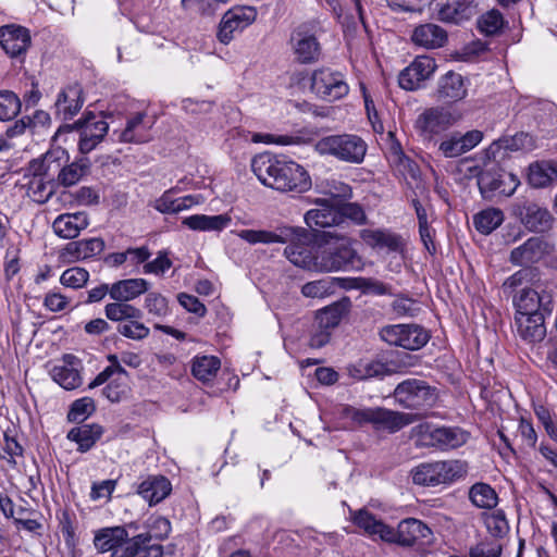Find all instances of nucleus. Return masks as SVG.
<instances>
[{"instance_id": "f257e3e1", "label": "nucleus", "mask_w": 557, "mask_h": 557, "mask_svg": "<svg viewBox=\"0 0 557 557\" xmlns=\"http://www.w3.org/2000/svg\"><path fill=\"white\" fill-rule=\"evenodd\" d=\"M251 169L263 185L282 193L301 194L311 187V178L304 166L271 153L256 156Z\"/></svg>"}, {"instance_id": "f03ea898", "label": "nucleus", "mask_w": 557, "mask_h": 557, "mask_svg": "<svg viewBox=\"0 0 557 557\" xmlns=\"http://www.w3.org/2000/svg\"><path fill=\"white\" fill-rule=\"evenodd\" d=\"M343 416L359 426L372 424L374 429L386 430L389 433H395L421 419L418 413H405L383 407L356 408L346 406L343 409Z\"/></svg>"}, {"instance_id": "7ed1b4c3", "label": "nucleus", "mask_w": 557, "mask_h": 557, "mask_svg": "<svg viewBox=\"0 0 557 557\" xmlns=\"http://www.w3.org/2000/svg\"><path fill=\"white\" fill-rule=\"evenodd\" d=\"M321 156H330L346 163L360 164L367 154V143L355 134L329 135L314 144Z\"/></svg>"}, {"instance_id": "20e7f679", "label": "nucleus", "mask_w": 557, "mask_h": 557, "mask_svg": "<svg viewBox=\"0 0 557 557\" xmlns=\"http://www.w3.org/2000/svg\"><path fill=\"white\" fill-rule=\"evenodd\" d=\"M466 470V463L459 460L435 461L419 465L411 475L414 484L435 486L461 478Z\"/></svg>"}, {"instance_id": "39448f33", "label": "nucleus", "mask_w": 557, "mask_h": 557, "mask_svg": "<svg viewBox=\"0 0 557 557\" xmlns=\"http://www.w3.org/2000/svg\"><path fill=\"white\" fill-rule=\"evenodd\" d=\"M393 397L399 406L414 410L432 407L438 399L436 388L418 379L400 382L395 387Z\"/></svg>"}, {"instance_id": "423d86ee", "label": "nucleus", "mask_w": 557, "mask_h": 557, "mask_svg": "<svg viewBox=\"0 0 557 557\" xmlns=\"http://www.w3.org/2000/svg\"><path fill=\"white\" fill-rule=\"evenodd\" d=\"M553 290L547 282L537 280L521 288L513 297L516 314H545L552 312Z\"/></svg>"}, {"instance_id": "0eeeda50", "label": "nucleus", "mask_w": 557, "mask_h": 557, "mask_svg": "<svg viewBox=\"0 0 557 557\" xmlns=\"http://www.w3.org/2000/svg\"><path fill=\"white\" fill-rule=\"evenodd\" d=\"M357 252L348 239L317 247V272H334L354 267Z\"/></svg>"}, {"instance_id": "6e6552de", "label": "nucleus", "mask_w": 557, "mask_h": 557, "mask_svg": "<svg viewBox=\"0 0 557 557\" xmlns=\"http://www.w3.org/2000/svg\"><path fill=\"white\" fill-rule=\"evenodd\" d=\"M108 129L109 125L104 120H96V115L88 112L73 124L61 126L58 133L79 131L78 150L81 153L87 154L102 141Z\"/></svg>"}, {"instance_id": "1a4fd4ad", "label": "nucleus", "mask_w": 557, "mask_h": 557, "mask_svg": "<svg viewBox=\"0 0 557 557\" xmlns=\"http://www.w3.org/2000/svg\"><path fill=\"white\" fill-rule=\"evenodd\" d=\"M380 337L388 345L418 350L429 342L430 334L418 324H395L382 327Z\"/></svg>"}, {"instance_id": "9d476101", "label": "nucleus", "mask_w": 557, "mask_h": 557, "mask_svg": "<svg viewBox=\"0 0 557 557\" xmlns=\"http://www.w3.org/2000/svg\"><path fill=\"white\" fill-rule=\"evenodd\" d=\"M257 9L250 5H235L222 16L216 32L221 44L228 45L236 36L244 32L257 20Z\"/></svg>"}, {"instance_id": "9b49d317", "label": "nucleus", "mask_w": 557, "mask_h": 557, "mask_svg": "<svg viewBox=\"0 0 557 557\" xmlns=\"http://www.w3.org/2000/svg\"><path fill=\"white\" fill-rule=\"evenodd\" d=\"M512 215L530 232L546 233L554 225V216L537 202L519 199L511 207Z\"/></svg>"}, {"instance_id": "f8f14e48", "label": "nucleus", "mask_w": 557, "mask_h": 557, "mask_svg": "<svg viewBox=\"0 0 557 557\" xmlns=\"http://www.w3.org/2000/svg\"><path fill=\"white\" fill-rule=\"evenodd\" d=\"M311 89L320 98L335 101L349 92V86L341 72L329 67L314 70L311 75Z\"/></svg>"}, {"instance_id": "ddd939ff", "label": "nucleus", "mask_w": 557, "mask_h": 557, "mask_svg": "<svg viewBox=\"0 0 557 557\" xmlns=\"http://www.w3.org/2000/svg\"><path fill=\"white\" fill-rule=\"evenodd\" d=\"M436 70V62L429 55L417 57L399 76V86L405 90H416L429 79Z\"/></svg>"}, {"instance_id": "4468645a", "label": "nucleus", "mask_w": 557, "mask_h": 557, "mask_svg": "<svg viewBox=\"0 0 557 557\" xmlns=\"http://www.w3.org/2000/svg\"><path fill=\"white\" fill-rule=\"evenodd\" d=\"M455 123L451 113L440 107L424 110L416 120V129L425 139H432L434 135L449 128Z\"/></svg>"}, {"instance_id": "2eb2a0df", "label": "nucleus", "mask_w": 557, "mask_h": 557, "mask_svg": "<svg viewBox=\"0 0 557 557\" xmlns=\"http://www.w3.org/2000/svg\"><path fill=\"white\" fill-rule=\"evenodd\" d=\"M295 230L298 231V233L293 240L287 242L289 244L285 247L284 255L296 267L315 271L317 247L305 243V240L308 239L305 230Z\"/></svg>"}, {"instance_id": "dca6fc26", "label": "nucleus", "mask_w": 557, "mask_h": 557, "mask_svg": "<svg viewBox=\"0 0 557 557\" xmlns=\"http://www.w3.org/2000/svg\"><path fill=\"white\" fill-rule=\"evenodd\" d=\"M434 5L440 21L456 25L478 13L475 0H435Z\"/></svg>"}, {"instance_id": "f3484780", "label": "nucleus", "mask_w": 557, "mask_h": 557, "mask_svg": "<svg viewBox=\"0 0 557 557\" xmlns=\"http://www.w3.org/2000/svg\"><path fill=\"white\" fill-rule=\"evenodd\" d=\"M555 246L542 237H531L510 252V262L516 265H529L553 253Z\"/></svg>"}, {"instance_id": "a211bd4d", "label": "nucleus", "mask_w": 557, "mask_h": 557, "mask_svg": "<svg viewBox=\"0 0 557 557\" xmlns=\"http://www.w3.org/2000/svg\"><path fill=\"white\" fill-rule=\"evenodd\" d=\"M483 138L482 132L478 129L469 131L465 134L454 132L445 137L438 144V152L444 158H457L473 149Z\"/></svg>"}, {"instance_id": "6ab92c4d", "label": "nucleus", "mask_w": 557, "mask_h": 557, "mask_svg": "<svg viewBox=\"0 0 557 557\" xmlns=\"http://www.w3.org/2000/svg\"><path fill=\"white\" fill-rule=\"evenodd\" d=\"M482 193H498L504 196H511L520 184L518 177L505 171H483L478 178Z\"/></svg>"}, {"instance_id": "aec40b11", "label": "nucleus", "mask_w": 557, "mask_h": 557, "mask_svg": "<svg viewBox=\"0 0 557 557\" xmlns=\"http://www.w3.org/2000/svg\"><path fill=\"white\" fill-rule=\"evenodd\" d=\"M360 238L373 249H385L387 252L404 253L406 243L404 238L385 228H364L360 231Z\"/></svg>"}, {"instance_id": "412c9836", "label": "nucleus", "mask_w": 557, "mask_h": 557, "mask_svg": "<svg viewBox=\"0 0 557 557\" xmlns=\"http://www.w3.org/2000/svg\"><path fill=\"white\" fill-rule=\"evenodd\" d=\"M81 360L71 354L62 357L61 363L55 364L51 370V377L64 389L72 391L82 385L79 373Z\"/></svg>"}, {"instance_id": "4be33fe9", "label": "nucleus", "mask_w": 557, "mask_h": 557, "mask_svg": "<svg viewBox=\"0 0 557 557\" xmlns=\"http://www.w3.org/2000/svg\"><path fill=\"white\" fill-rule=\"evenodd\" d=\"M104 240L100 237L70 242L60 251L59 258L63 262L72 263L100 255L104 249Z\"/></svg>"}, {"instance_id": "5701e85b", "label": "nucleus", "mask_w": 557, "mask_h": 557, "mask_svg": "<svg viewBox=\"0 0 557 557\" xmlns=\"http://www.w3.org/2000/svg\"><path fill=\"white\" fill-rule=\"evenodd\" d=\"M392 539L386 542L396 543L401 546H413L419 540L426 539L431 530L420 520L409 518L403 520L397 530L392 528Z\"/></svg>"}, {"instance_id": "b1692460", "label": "nucleus", "mask_w": 557, "mask_h": 557, "mask_svg": "<svg viewBox=\"0 0 557 557\" xmlns=\"http://www.w3.org/2000/svg\"><path fill=\"white\" fill-rule=\"evenodd\" d=\"M0 45L12 58L25 53L30 46L29 32L22 26H2L0 27Z\"/></svg>"}, {"instance_id": "393cba45", "label": "nucleus", "mask_w": 557, "mask_h": 557, "mask_svg": "<svg viewBox=\"0 0 557 557\" xmlns=\"http://www.w3.org/2000/svg\"><path fill=\"white\" fill-rule=\"evenodd\" d=\"M298 231L290 226H281L275 231L267 230H242L237 233L238 237L249 243L250 245L256 244H286L288 240H293Z\"/></svg>"}, {"instance_id": "a878e982", "label": "nucleus", "mask_w": 557, "mask_h": 557, "mask_svg": "<svg viewBox=\"0 0 557 557\" xmlns=\"http://www.w3.org/2000/svg\"><path fill=\"white\" fill-rule=\"evenodd\" d=\"M89 225L86 212L62 213L52 222L54 234L63 239H74Z\"/></svg>"}, {"instance_id": "bb28decb", "label": "nucleus", "mask_w": 557, "mask_h": 557, "mask_svg": "<svg viewBox=\"0 0 557 557\" xmlns=\"http://www.w3.org/2000/svg\"><path fill=\"white\" fill-rule=\"evenodd\" d=\"M318 208L309 210L305 214V221L311 228L331 227L341 225L338 206L330 203L329 199L318 198L314 201Z\"/></svg>"}, {"instance_id": "cd10ccee", "label": "nucleus", "mask_w": 557, "mask_h": 557, "mask_svg": "<svg viewBox=\"0 0 557 557\" xmlns=\"http://www.w3.org/2000/svg\"><path fill=\"white\" fill-rule=\"evenodd\" d=\"M468 94L466 79L459 73L449 71L440 77L437 82L436 96L445 102H457Z\"/></svg>"}, {"instance_id": "c85d7f7f", "label": "nucleus", "mask_w": 557, "mask_h": 557, "mask_svg": "<svg viewBox=\"0 0 557 557\" xmlns=\"http://www.w3.org/2000/svg\"><path fill=\"white\" fill-rule=\"evenodd\" d=\"M137 535L129 536L128 532L122 527L104 528L98 531L94 537V545L99 553H114L124 548L127 542L136 541Z\"/></svg>"}, {"instance_id": "c756f323", "label": "nucleus", "mask_w": 557, "mask_h": 557, "mask_svg": "<svg viewBox=\"0 0 557 557\" xmlns=\"http://www.w3.org/2000/svg\"><path fill=\"white\" fill-rule=\"evenodd\" d=\"M83 104V89L78 84H73L60 91L54 107L58 115L63 120H70L79 112Z\"/></svg>"}, {"instance_id": "7c9ffc66", "label": "nucleus", "mask_w": 557, "mask_h": 557, "mask_svg": "<svg viewBox=\"0 0 557 557\" xmlns=\"http://www.w3.org/2000/svg\"><path fill=\"white\" fill-rule=\"evenodd\" d=\"M414 45L425 49H437L443 47L447 40V32L440 25L433 23L417 26L411 35Z\"/></svg>"}, {"instance_id": "2f4dec72", "label": "nucleus", "mask_w": 557, "mask_h": 557, "mask_svg": "<svg viewBox=\"0 0 557 557\" xmlns=\"http://www.w3.org/2000/svg\"><path fill=\"white\" fill-rule=\"evenodd\" d=\"M517 332L530 343L541 342L546 335L544 314H516Z\"/></svg>"}, {"instance_id": "473e14b6", "label": "nucleus", "mask_w": 557, "mask_h": 557, "mask_svg": "<svg viewBox=\"0 0 557 557\" xmlns=\"http://www.w3.org/2000/svg\"><path fill=\"white\" fill-rule=\"evenodd\" d=\"M145 113H136L131 117L124 129L114 132L117 134V140L122 143L143 144L151 139L150 127L151 125L146 121Z\"/></svg>"}, {"instance_id": "72a5a7b5", "label": "nucleus", "mask_w": 557, "mask_h": 557, "mask_svg": "<svg viewBox=\"0 0 557 557\" xmlns=\"http://www.w3.org/2000/svg\"><path fill=\"white\" fill-rule=\"evenodd\" d=\"M172 491L171 482L164 475H150L138 486V494L149 505H156L165 499Z\"/></svg>"}, {"instance_id": "f704fd0d", "label": "nucleus", "mask_w": 557, "mask_h": 557, "mask_svg": "<svg viewBox=\"0 0 557 557\" xmlns=\"http://www.w3.org/2000/svg\"><path fill=\"white\" fill-rule=\"evenodd\" d=\"M292 41L294 45L296 59L300 63L306 64L318 61L321 53V48L320 44L313 35L296 32L292 37Z\"/></svg>"}, {"instance_id": "c9c22d12", "label": "nucleus", "mask_w": 557, "mask_h": 557, "mask_svg": "<svg viewBox=\"0 0 557 557\" xmlns=\"http://www.w3.org/2000/svg\"><path fill=\"white\" fill-rule=\"evenodd\" d=\"M352 522L362 529L369 535H379L383 541L392 539V528L386 525L382 520L376 519L367 509H359L351 512Z\"/></svg>"}, {"instance_id": "e433bc0d", "label": "nucleus", "mask_w": 557, "mask_h": 557, "mask_svg": "<svg viewBox=\"0 0 557 557\" xmlns=\"http://www.w3.org/2000/svg\"><path fill=\"white\" fill-rule=\"evenodd\" d=\"M430 444L441 449L460 447L468 441V433L459 428H437L430 435Z\"/></svg>"}, {"instance_id": "4c0bfd02", "label": "nucleus", "mask_w": 557, "mask_h": 557, "mask_svg": "<svg viewBox=\"0 0 557 557\" xmlns=\"http://www.w3.org/2000/svg\"><path fill=\"white\" fill-rule=\"evenodd\" d=\"M228 214L206 215L195 214L183 220V224L193 231L199 232H220L231 223Z\"/></svg>"}, {"instance_id": "58836bf2", "label": "nucleus", "mask_w": 557, "mask_h": 557, "mask_svg": "<svg viewBox=\"0 0 557 557\" xmlns=\"http://www.w3.org/2000/svg\"><path fill=\"white\" fill-rule=\"evenodd\" d=\"M147 290L148 282L144 278L121 280L111 285V298L129 302Z\"/></svg>"}, {"instance_id": "ea45409f", "label": "nucleus", "mask_w": 557, "mask_h": 557, "mask_svg": "<svg viewBox=\"0 0 557 557\" xmlns=\"http://www.w3.org/2000/svg\"><path fill=\"white\" fill-rule=\"evenodd\" d=\"M557 180V165L548 161H537L529 165L528 182L534 188H544Z\"/></svg>"}, {"instance_id": "a19ab883", "label": "nucleus", "mask_w": 557, "mask_h": 557, "mask_svg": "<svg viewBox=\"0 0 557 557\" xmlns=\"http://www.w3.org/2000/svg\"><path fill=\"white\" fill-rule=\"evenodd\" d=\"M150 537L139 534L136 541L127 542L124 548H120L112 553L110 557H161L160 547L147 546Z\"/></svg>"}, {"instance_id": "79ce46f5", "label": "nucleus", "mask_w": 557, "mask_h": 557, "mask_svg": "<svg viewBox=\"0 0 557 557\" xmlns=\"http://www.w3.org/2000/svg\"><path fill=\"white\" fill-rule=\"evenodd\" d=\"M344 283V278L326 276L302 285L301 294L307 298H325L333 295L338 287H345Z\"/></svg>"}, {"instance_id": "37998d69", "label": "nucleus", "mask_w": 557, "mask_h": 557, "mask_svg": "<svg viewBox=\"0 0 557 557\" xmlns=\"http://www.w3.org/2000/svg\"><path fill=\"white\" fill-rule=\"evenodd\" d=\"M90 166L91 163L87 157L76 159L60 170L58 182L64 187H71L89 173Z\"/></svg>"}, {"instance_id": "c03bdc74", "label": "nucleus", "mask_w": 557, "mask_h": 557, "mask_svg": "<svg viewBox=\"0 0 557 557\" xmlns=\"http://www.w3.org/2000/svg\"><path fill=\"white\" fill-rule=\"evenodd\" d=\"M102 432V428L98 424H85L78 428H73L67 433V438L77 443L78 449L84 453L95 445V443L101 437Z\"/></svg>"}, {"instance_id": "a18cd8bd", "label": "nucleus", "mask_w": 557, "mask_h": 557, "mask_svg": "<svg viewBox=\"0 0 557 557\" xmlns=\"http://www.w3.org/2000/svg\"><path fill=\"white\" fill-rule=\"evenodd\" d=\"M221 368V361L214 356H196L191 362V373L200 382L212 381Z\"/></svg>"}, {"instance_id": "49530a36", "label": "nucleus", "mask_w": 557, "mask_h": 557, "mask_svg": "<svg viewBox=\"0 0 557 557\" xmlns=\"http://www.w3.org/2000/svg\"><path fill=\"white\" fill-rule=\"evenodd\" d=\"M471 503L482 509H492L498 504V496L495 490L486 483H475L469 490Z\"/></svg>"}, {"instance_id": "de8ad7c7", "label": "nucleus", "mask_w": 557, "mask_h": 557, "mask_svg": "<svg viewBox=\"0 0 557 557\" xmlns=\"http://www.w3.org/2000/svg\"><path fill=\"white\" fill-rule=\"evenodd\" d=\"M104 314L107 319L114 322L139 320L143 317L140 309L128 304V301L122 300H114L113 302L107 304L104 307Z\"/></svg>"}, {"instance_id": "09e8293b", "label": "nucleus", "mask_w": 557, "mask_h": 557, "mask_svg": "<svg viewBox=\"0 0 557 557\" xmlns=\"http://www.w3.org/2000/svg\"><path fill=\"white\" fill-rule=\"evenodd\" d=\"M504 221V213L500 209L497 208H488L482 210L473 218V223L476 228L482 234H490L494 230H496Z\"/></svg>"}, {"instance_id": "8fccbe9b", "label": "nucleus", "mask_w": 557, "mask_h": 557, "mask_svg": "<svg viewBox=\"0 0 557 557\" xmlns=\"http://www.w3.org/2000/svg\"><path fill=\"white\" fill-rule=\"evenodd\" d=\"M64 156V150L48 151L41 159H34L29 162L28 172L32 174V177L41 176L45 178L52 169L53 163H57V168L60 166L59 161Z\"/></svg>"}, {"instance_id": "3c124183", "label": "nucleus", "mask_w": 557, "mask_h": 557, "mask_svg": "<svg viewBox=\"0 0 557 557\" xmlns=\"http://www.w3.org/2000/svg\"><path fill=\"white\" fill-rule=\"evenodd\" d=\"M27 196L35 202L46 203L54 194L53 184L41 176L32 177L27 183Z\"/></svg>"}, {"instance_id": "603ef678", "label": "nucleus", "mask_w": 557, "mask_h": 557, "mask_svg": "<svg viewBox=\"0 0 557 557\" xmlns=\"http://www.w3.org/2000/svg\"><path fill=\"white\" fill-rule=\"evenodd\" d=\"M347 373L355 380H368L384 374V364L379 361H359L347 367Z\"/></svg>"}, {"instance_id": "864d4df0", "label": "nucleus", "mask_w": 557, "mask_h": 557, "mask_svg": "<svg viewBox=\"0 0 557 557\" xmlns=\"http://www.w3.org/2000/svg\"><path fill=\"white\" fill-rule=\"evenodd\" d=\"M344 313V308L339 304H334L322 310L315 315V325L320 329L329 330L332 332L341 322Z\"/></svg>"}, {"instance_id": "5fc2aeb1", "label": "nucleus", "mask_w": 557, "mask_h": 557, "mask_svg": "<svg viewBox=\"0 0 557 557\" xmlns=\"http://www.w3.org/2000/svg\"><path fill=\"white\" fill-rule=\"evenodd\" d=\"M21 110L18 97L10 90L0 91V121H8L17 115Z\"/></svg>"}, {"instance_id": "6e6d98bb", "label": "nucleus", "mask_w": 557, "mask_h": 557, "mask_svg": "<svg viewBox=\"0 0 557 557\" xmlns=\"http://www.w3.org/2000/svg\"><path fill=\"white\" fill-rule=\"evenodd\" d=\"M504 25V18L500 12L496 10H492L485 14H483L478 20V27L481 33L486 36L496 35Z\"/></svg>"}, {"instance_id": "4d7b16f0", "label": "nucleus", "mask_w": 557, "mask_h": 557, "mask_svg": "<svg viewBox=\"0 0 557 557\" xmlns=\"http://www.w3.org/2000/svg\"><path fill=\"white\" fill-rule=\"evenodd\" d=\"M59 528L64 537L66 547L69 549H71L73 553V556H75V549H76L78 540H77V536L75 533L73 517L70 515L69 511H66V510L62 511V515L60 517Z\"/></svg>"}, {"instance_id": "13d9d810", "label": "nucleus", "mask_w": 557, "mask_h": 557, "mask_svg": "<svg viewBox=\"0 0 557 557\" xmlns=\"http://www.w3.org/2000/svg\"><path fill=\"white\" fill-rule=\"evenodd\" d=\"M338 212L341 214V225L345 220H350L357 225L367 223V215L363 208L356 202H345L338 205Z\"/></svg>"}, {"instance_id": "bf43d9fd", "label": "nucleus", "mask_w": 557, "mask_h": 557, "mask_svg": "<svg viewBox=\"0 0 557 557\" xmlns=\"http://www.w3.org/2000/svg\"><path fill=\"white\" fill-rule=\"evenodd\" d=\"M503 547L497 540L485 539L470 547V557H499Z\"/></svg>"}, {"instance_id": "052dcab7", "label": "nucleus", "mask_w": 557, "mask_h": 557, "mask_svg": "<svg viewBox=\"0 0 557 557\" xmlns=\"http://www.w3.org/2000/svg\"><path fill=\"white\" fill-rule=\"evenodd\" d=\"M88 278L89 273L87 270L84 268L75 267L65 270L60 277V282L66 287L77 289L85 286V284L88 282Z\"/></svg>"}, {"instance_id": "680f3d73", "label": "nucleus", "mask_w": 557, "mask_h": 557, "mask_svg": "<svg viewBox=\"0 0 557 557\" xmlns=\"http://www.w3.org/2000/svg\"><path fill=\"white\" fill-rule=\"evenodd\" d=\"M230 0H182L185 9L196 8L202 16L214 15Z\"/></svg>"}, {"instance_id": "e2e57ef3", "label": "nucleus", "mask_w": 557, "mask_h": 557, "mask_svg": "<svg viewBox=\"0 0 557 557\" xmlns=\"http://www.w3.org/2000/svg\"><path fill=\"white\" fill-rule=\"evenodd\" d=\"M485 524L494 537H503L509 531V524L503 511H496L488 515L485 519Z\"/></svg>"}, {"instance_id": "0e129e2a", "label": "nucleus", "mask_w": 557, "mask_h": 557, "mask_svg": "<svg viewBox=\"0 0 557 557\" xmlns=\"http://www.w3.org/2000/svg\"><path fill=\"white\" fill-rule=\"evenodd\" d=\"M94 409V400L89 397H84L72 404L67 418L72 422L83 421Z\"/></svg>"}, {"instance_id": "69168bd1", "label": "nucleus", "mask_w": 557, "mask_h": 557, "mask_svg": "<svg viewBox=\"0 0 557 557\" xmlns=\"http://www.w3.org/2000/svg\"><path fill=\"white\" fill-rule=\"evenodd\" d=\"M125 324H121L117 327V332L132 339L140 341L149 335V329L140 323L138 320H127Z\"/></svg>"}, {"instance_id": "338daca9", "label": "nucleus", "mask_w": 557, "mask_h": 557, "mask_svg": "<svg viewBox=\"0 0 557 557\" xmlns=\"http://www.w3.org/2000/svg\"><path fill=\"white\" fill-rule=\"evenodd\" d=\"M357 287L364 294L391 295L392 287L375 278H359Z\"/></svg>"}, {"instance_id": "774afa93", "label": "nucleus", "mask_w": 557, "mask_h": 557, "mask_svg": "<svg viewBox=\"0 0 557 557\" xmlns=\"http://www.w3.org/2000/svg\"><path fill=\"white\" fill-rule=\"evenodd\" d=\"M324 193L326 195H330L331 198H333V199H335V198L348 199L352 195L351 187L348 184L341 182V181H336V180L326 181L325 187H324Z\"/></svg>"}]
</instances>
